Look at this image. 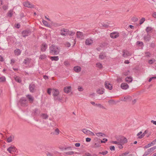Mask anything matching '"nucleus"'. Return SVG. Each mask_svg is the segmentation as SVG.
Masks as SVG:
<instances>
[{"label": "nucleus", "instance_id": "nucleus-1", "mask_svg": "<svg viewBox=\"0 0 156 156\" xmlns=\"http://www.w3.org/2000/svg\"><path fill=\"white\" fill-rule=\"evenodd\" d=\"M50 52L53 55H56L59 53V49L56 46L53 44L49 47Z\"/></svg>", "mask_w": 156, "mask_h": 156}, {"label": "nucleus", "instance_id": "nucleus-2", "mask_svg": "<svg viewBox=\"0 0 156 156\" xmlns=\"http://www.w3.org/2000/svg\"><path fill=\"white\" fill-rule=\"evenodd\" d=\"M18 153L16 147L13 145H10V156H16Z\"/></svg>", "mask_w": 156, "mask_h": 156}, {"label": "nucleus", "instance_id": "nucleus-3", "mask_svg": "<svg viewBox=\"0 0 156 156\" xmlns=\"http://www.w3.org/2000/svg\"><path fill=\"white\" fill-rule=\"evenodd\" d=\"M19 103L22 106L26 107L28 105V101L24 97H22L20 98Z\"/></svg>", "mask_w": 156, "mask_h": 156}, {"label": "nucleus", "instance_id": "nucleus-4", "mask_svg": "<svg viewBox=\"0 0 156 156\" xmlns=\"http://www.w3.org/2000/svg\"><path fill=\"white\" fill-rule=\"evenodd\" d=\"M37 88L35 84L33 82L29 85V89L31 93H33L35 92L37 90Z\"/></svg>", "mask_w": 156, "mask_h": 156}, {"label": "nucleus", "instance_id": "nucleus-5", "mask_svg": "<svg viewBox=\"0 0 156 156\" xmlns=\"http://www.w3.org/2000/svg\"><path fill=\"white\" fill-rule=\"evenodd\" d=\"M144 40L145 42H147L150 41L151 36L150 34H145L144 36Z\"/></svg>", "mask_w": 156, "mask_h": 156}, {"label": "nucleus", "instance_id": "nucleus-6", "mask_svg": "<svg viewBox=\"0 0 156 156\" xmlns=\"http://www.w3.org/2000/svg\"><path fill=\"white\" fill-rule=\"evenodd\" d=\"M117 141H119V144H124L127 142V139L124 137L122 136L117 139Z\"/></svg>", "mask_w": 156, "mask_h": 156}, {"label": "nucleus", "instance_id": "nucleus-7", "mask_svg": "<svg viewBox=\"0 0 156 156\" xmlns=\"http://www.w3.org/2000/svg\"><path fill=\"white\" fill-rule=\"evenodd\" d=\"M69 30L65 28L62 29L60 30V34L62 36H66L68 35Z\"/></svg>", "mask_w": 156, "mask_h": 156}, {"label": "nucleus", "instance_id": "nucleus-8", "mask_svg": "<svg viewBox=\"0 0 156 156\" xmlns=\"http://www.w3.org/2000/svg\"><path fill=\"white\" fill-rule=\"evenodd\" d=\"M23 5L26 7L32 8L34 7V5L29 2H25L23 3Z\"/></svg>", "mask_w": 156, "mask_h": 156}, {"label": "nucleus", "instance_id": "nucleus-9", "mask_svg": "<svg viewBox=\"0 0 156 156\" xmlns=\"http://www.w3.org/2000/svg\"><path fill=\"white\" fill-rule=\"evenodd\" d=\"M26 97L30 103H33L34 100V98L31 95L28 94L26 95Z\"/></svg>", "mask_w": 156, "mask_h": 156}, {"label": "nucleus", "instance_id": "nucleus-10", "mask_svg": "<svg viewBox=\"0 0 156 156\" xmlns=\"http://www.w3.org/2000/svg\"><path fill=\"white\" fill-rule=\"evenodd\" d=\"M123 53L122 56L124 57H126L128 56H131L132 55L131 53H130L129 51L127 50H124L122 51Z\"/></svg>", "mask_w": 156, "mask_h": 156}, {"label": "nucleus", "instance_id": "nucleus-11", "mask_svg": "<svg viewBox=\"0 0 156 156\" xmlns=\"http://www.w3.org/2000/svg\"><path fill=\"white\" fill-rule=\"evenodd\" d=\"M30 33L29 30H25L22 31V36L24 37L29 35Z\"/></svg>", "mask_w": 156, "mask_h": 156}, {"label": "nucleus", "instance_id": "nucleus-12", "mask_svg": "<svg viewBox=\"0 0 156 156\" xmlns=\"http://www.w3.org/2000/svg\"><path fill=\"white\" fill-rule=\"evenodd\" d=\"M110 37L112 38H116L119 36V33L116 32H114L110 34Z\"/></svg>", "mask_w": 156, "mask_h": 156}, {"label": "nucleus", "instance_id": "nucleus-13", "mask_svg": "<svg viewBox=\"0 0 156 156\" xmlns=\"http://www.w3.org/2000/svg\"><path fill=\"white\" fill-rule=\"evenodd\" d=\"M105 87L109 90H111L112 89V86L108 82H105Z\"/></svg>", "mask_w": 156, "mask_h": 156}, {"label": "nucleus", "instance_id": "nucleus-14", "mask_svg": "<svg viewBox=\"0 0 156 156\" xmlns=\"http://www.w3.org/2000/svg\"><path fill=\"white\" fill-rule=\"evenodd\" d=\"M120 87L122 89L126 90L128 88L129 86L126 83H123L121 84Z\"/></svg>", "mask_w": 156, "mask_h": 156}, {"label": "nucleus", "instance_id": "nucleus-15", "mask_svg": "<svg viewBox=\"0 0 156 156\" xmlns=\"http://www.w3.org/2000/svg\"><path fill=\"white\" fill-rule=\"evenodd\" d=\"M93 43V40L90 38H87L85 41V43L86 45H90Z\"/></svg>", "mask_w": 156, "mask_h": 156}, {"label": "nucleus", "instance_id": "nucleus-16", "mask_svg": "<svg viewBox=\"0 0 156 156\" xmlns=\"http://www.w3.org/2000/svg\"><path fill=\"white\" fill-rule=\"evenodd\" d=\"M47 45L45 43H43L41 46V50L42 51H44L47 48Z\"/></svg>", "mask_w": 156, "mask_h": 156}, {"label": "nucleus", "instance_id": "nucleus-17", "mask_svg": "<svg viewBox=\"0 0 156 156\" xmlns=\"http://www.w3.org/2000/svg\"><path fill=\"white\" fill-rule=\"evenodd\" d=\"M71 87L69 86L64 88V92L66 93H69L70 91Z\"/></svg>", "mask_w": 156, "mask_h": 156}, {"label": "nucleus", "instance_id": "nucleus-18", "mask_svg": "<svg viewBox=\"0 0 156 156\" xmlns=\"http://www.w3.org/2000/svg\"><path fill=\"white\" fill-rule=\"evenodd\" d=\"M52 93H53V96H57L59 94L58 90L56 89H53V90Z\"/></svg>", "mask_w": 156, "mask_h": 156}, {"label": "nucleus", "instance_id": "nucleus-19", "mask_svg": "<svg viewBox=\"0 0 156 156\" xmlns=\"http://www.w3.org/2000/svg\"><path fill=\"white\" fill-rule=\"evenodd\" d=\"M33 113L34 115L36 116H38L40 114V111L37 108H35L34 110Z\"/></svg>", "mask_w": 156, "mask_h": 156}, {"label": "nucleus", "instance_id": "nucleus-20", "mask_svg": "<svg viewBox=\"0 0 156 156\" xmlns=\"http://www.w3.org/2000/svg\"><path fill=\"white\" fill-rule=\"evenodd\" d=\"M81 68L79 66H75L73 68V70L76 72L78 73L80 71Z\"/></svg>", "mask_w": 156, "mask_h": 156}, {"label": "nucleus", "instance_id": "nucleus-21", "mask_svg": "<svg viewBox=\"0 0 156 156\" xmlns=\"http://www.w3.org/2000/svg\"><path fill=\"white\" fill-rule=\"evenodd\" d=\"M77 37L82 38L83 36V33L80 31H77L76 33Z\"/></svg>", "mask_w": 156, "mask_h": 156}, {"label": "nucleus", "instance_id": "nucleus-22", "mask_svg": "<svg viewBox=\"0 0 156 156\" xmlns=\"http://www.w3.org/2000/svg\"><path fill=\"white\" fill-rule=\"evenodd\" d=\"M104 92V89L99 88L97 90V92L99 94H103Z\"/></svg>", "mask_w": 156, "mask_h": 156}, {"label": "nucleus", "instance_id": "nucleus-23", "mask_svg": "<svg viewBox=\"0 0 156 156\" xmlns=\"http://www.w3.org/2000/svg\"><path fill=\"white\" fill-rule=\"evenodd\" d=\"M14 52L16 55H19L20 54L21 51L19 49H17L14 50Z\"/></svg>", "mask_w": 156, "mask_h": 156}, {"label": "nucleus", "instance_id": "nucleus-24", "mask_svg": "<svg viewBox=\"0 0 156 156\" xmlns=\"http://www.w3.org/2000/svg\"><path fill=\"white\" fill-rule=\"evenodd\" d=\"M152 30V28L149 27H147L146 30H145L147 33V34H150V31H151Z\"/></svg>", "mask_w": 156, "mask_h": 156}, {"label": "nucleus", "instance_id": "nucleus-25", "mask_svg": "<svg viewBox=\"0 0 156 156\" xmlns=\"http://www.w3.org/2000/svg\"><path fill=\"white\" fill-rule=\"evenodd\" d=\"M125 80L128 83H130L132 81V78L131 77H127L125 78Z\"/></svg>", "mask_w": 156, "mask_h": 156}, {"label": "nucleus", "instance_id": "nucleus-26", "mask_svg": "<svg viewBox=\"0 0 156 156\" xmlns=\"http://www.w3.org/2000/svg\"><path fill=\"white\" fill-rule=\"evenodd\" d=\"M82 131L85 134L87 135H89V132L90 131L87 130L86 129H83L82 130Z\"/></svg>", "mask_w": 156, "mask_h": 156}, {"label": "nucleus", "instance_id": "nucleus-27", "mask_svg": "<svg viewBox=\"0 0 156 156\" xmlns=\"http://www.w3.org/2000/svg\"><path fill=\"white\" fill-rule=\"evenodd\" d=\"M50 59L52 61L54 60L55 61H57L58 60L59 58L58 57V56H52L51 57Z\"/></svg>", "mask_w": 156, "mask_h": 156}, {"label": "nucleus", "instance_id": "nucleus-28", "mask_svg": "<svg viewBox=\"0 0 156 156\" xmlns=\"http://www.w3.org/2000/svg\"><path fill=\"white\" fill-rule=\"evenodd\" d=\"M41 116L43 119H47L48 117V115L47 114L45 113L41 114Z\"/></svg>", "mask_w": 156, "mask_h": 156}, {"label": "nucleus", "instance_id": "nucleus-29", "mask_svg": "<svg viewBox=\"0 0 156 156\" xmlns=\"http://www.w3.org/2000/svg\"><path fill=\"white\" fill-rule=\"evenodd\" d=\"M95 134L98 137L105 136V134L101 133H96Z\"/></svg>", "mask_w": 156, "mask_h": 156}, {"label": "nucleus", "instance_id": "nucleus-30", "mask_svg": "<svg viewBox=\"0 0 156 156\" xmlns=\"http://www.w3.org/2000/svg\"><path fill=\"white\" fill-rule=\"evenodd\" d=\"M154 144V143H153V142H152L148 144L147 145L145 146L144 147V148H147L153 145Z\"/></svg>", "mask_w": 156, "mask_h": 156}, {"label": "nucleus", "instance_id": "nucleus-31", "mask_svg": "<svg viewBox=\"0 0 156 156\" xmlns=\"http://www.w3.org/2000/svg\"><path fill=\"white\" fill-rule=\"evenodd\" d=\"M83 156H97V155L96 154H93L92 155H91L90 153L87 152Z\"/></svg>", "mask_w": 156, "mask_h": 156}, {"label": "nucleus", "instance_id": "nucleus-32", "mask_svg": "<svg viewBox=\"0 0 156 156\" xmlns=\"http://www.w3.org/2000/svg\"><path fill=\"white\" fill-rule=\"evenodd\" d=\"M106 57V55L105 54H103L101 53L99 55V58L101 59H103L105 58Z\"/></svg>", "mask_w": 156, "mask_h": 156}, {"label": "nucleus", "instance_id": "nucleus-33", "mask_svg": "<svg viewBox=\"0 0 156 156\" xmlns=\"http://www.w3.org/2000/svg\"><path fill=\"white\" fill-rule=\"evenodd\" d=\"M14 79L16 81L19 83H20L21 82V80L20 78L17 76L15 77Z\"/></svg>", "mask_w": 156, "mask_h": 156}, {"label": "nucleus", "instance_id": "nucleus-34", "mask_svg": "<svg viewBox=\"0 0 156 156\" xmlns=\"http://www.w3.org/2000/svg\"><path fill=\"white\" fill-rule=\"evenodd\" d=\"M75 34V32H73L72 31H69H69L68 33V34L70 35V36H72L74 35Z\"/></svg>", "mask_w": 156, "mask_h": 156}, {"label": "nucleus", "instance_id": "nucleus-35", "mask_svg": "<svg viewBox=\"0 0 156 156\" xmlns=\"http://www.w3.org/2000/svg\"><path fill=\"white\" fill-rule=\"evenodd\" d=\"M136 43V44L137 45H138L139 46H141L144 45V43L142 41H137Z\"/></svg>", "mask_w": 156, "mask_h": 156}, {"label": "nucleus", "instance_id": "nucleus-36", "mask_svg": "<svg viewBox=\"0 0 156 156\" xmlns=\"http://www.w3.org/2000/svg\"><path fill=\"white\" fill-rule=\"evenodd\" d=\"M5 80V78L4 76L0 77V82H3Z\"/></svg>", "mask_w": 156, "mask_h": 156}, {"label": "nucleus", "instance_id": "nucleus-37", "mask_svg": "<svg viewBox=\"0 0 156 156\" xmlns=\"http://www.w3.org/2000/svg\"><path fill=\"white\" fill-rule=\"evenodd\" d=\"M97 66L99 69H101L102 68L103 66L101 63L100 62H98L96 64Z\"/></svg>", "mask_w": 156, "mask_h": 156}, {"label": "nucleus", "instance_id": "nucleus-38", "mask_svg": "<svg viewBox=\"0 0 156 156\" xmlns=\"http://www.w3.org/2000/svg\"><path fill=\"white\" fill-rule=\"evenodd\" d=\"M145 20V19L144 18H142L140 20V23L139 24L140 25L143 24L144 21Z\"/></svg>", "mask_w": 156, "mask_h": 156}, {"label": "nucleus", "instance_id": "nucleus-39", "mask_svg": "<svg viewBox=\"0 0 156 156\" xmlns=\"http://www.w3.org/2000/svg\"><path fill=\"white\" fill-rule=\"evenodd\" d=\"M30 62V60L29 58H27L26 59H25L23 61V63L25 64H26L27 63H29Z\"/></svg>", "mask_w": 156, "mask_h": 156}, {"label": "nucleus", "instance_id": "nucleus-40", "mask_svg": "<svg viewBox=\"0 0 156 156\" xmlns=\"http://www.w3.org/2000/svg\"><path fill=\"white\" fill-rule=\"evenodd\" d=\"M74 152H73V151H69V152H66L64 153V154H68V155H73L74 154Z\"/></svg>", "mask_w": 156, "mask_h": 156}, {"label": "nucleus", "instance_id": "nucleus-41", "mask_svg": "<svg viewBox=\"0 0 156 156\" xmlns=\"http://www.w3.org/2000/svg\"><path fill=\"white\" fill-rule=\"evenodd\" d=\"M42 22L46 26L48 27L49 26L48 23V22L46 21L43 20L42 21Z\"/></svg>", "mask_w": 156, "mask_h": 156}, {"label": "nucleus", "instance_id": "nucleus-42", "mask_svg": "<svg viewBox=\"0 0 156 156\" xmlns=\"http://www.w3.org/2000/svg\"><path fill=\"white\" fill-rule=\"evenodd\" d=\"M108 153V151H102V152H99V154H102L103 155H105L106 154Z\"/></svg>", "mask_w": 156, "mask_h": 156}, {"label": "nucleus", "instance_id": "nucleus-43", "mask_svg": "<svg viewBox=\"0 0 156 156\" xmlns=\"http://www.w3.org/2000/svg\"><path fill=\"white\" fill-rule=\"evenodd\" d=\"M132 20L134 22H136L138 20V19L136 17H133L132 18Z\"/></svg>", "mask_w": 156, "mask_h": 156}, {"label": "nucleus", "instance_id": "nucleus-44", "mask_svg": "<svg viewBox=\"0 0 156 156\" xmlns=\"http://www.w3.org/2000/svg\"><path fill=\"white\" fill-rule=\"evenodd\" d=\"M130 73V71L129 70H127L126 71L123 73V74L125 76H127L129 75Z\"/></svg>", "mask_w": 156, "mask_h": 156}, {"label": "nucleus", "instance_id": "nucleus-45", "mask_svg": "<svg viewBox=\"0 0 156 156\" xmlns=\"http://www.w3.org/2000/svg\"><path fill=\"white\" fill-rule=\"evenodd\" d=\"M54 99L55 100H58L59 101H61V99L58 96H55L54 97Z\"/></svg>", "mask_w": 156, "mask_h": 156}, {"label": "nucleus", "instance_id": "nucleus-46", "mask_svg": "<svg viewBox=\"0 0 156 156\" xmlns=\"http://www.w3.org/2000/svg\"><path fill=\"white\" fill-rule=\"evenodd\" d=\"M150 154L149 151L148 150L145 151L143 156H146Z\"/></svg>", "mask_w": 156, "mask_h": 156}, {"label": "nucleus", "instance_id": "nucleus-47", "mask_svg": "<svg viewBox=\"0 0 156 156\" xmlns=\"http://www.w3.org/2000/svg\"><path fill=\"white\" fill-rule=\"evenodd\" d=\"M145 134L144 133H143L140 136H139L138 138L140 139H142L145 136Z\"/></svg>", "mask_w": 156, "mask_h": 156}, {"label": "nucleus", "instance_id": "nucleus-48", "mask_svg": "<svg viewBox=\"0 0 156 156\" xmlns=\"http://www.w3.org/2000/svg\"><path fill=\"white\" fill-rule=\"evenodd\" d=\"M55 132L56 135H58L59 133V130L58 128H56L55 129Z\"/></svg>", "mask_w": 156, "mask_h": 156}, {"label": "nucleus", "instance_id": "nucleus-49", "mask_svg": "<svg viewBox=\"0 0 156 156\" xmlns=\"http://www.w3.org/2000/svg\"><path fill=\"white\" fill-rule=\"evenodd\" d=\"M14 136L13 135H10V142L14 140Z\"/></svg>", "mask_w": 156, "mask_h": 156}, {"label": "nucleus", "instance_id": "nucleus-50", "mask_svg": "<svg viewBox=\"0 0 156 156\" xmlns=\"http://www.w3.org/2000/svg\"><path fill=\"white\" fill-rule=\"evenodd\" d=\"M46 58V55H40V58L41 59H43Z\"/></svg>", "mask_w": 156, "mask_h": 156}, {"label": "nucleus", "instance_id": "nucleus-51", "mask_svg": "<svg viewBox=\"0 0 156 156\" xmlns=\"http://www.w3.org/2000/svg\"><path fill=\"white\" fill-rule=\"evenodd\" d=\"M103 140H103H101V143H105L108 141V139L106 138H104Z\"/></svg>", "mask_w": 156, "mask_h": 156}, {"label": "nucleus", "instance_id": "nucleus-52", "mask_svg": "<svg viewBox=\"0 0 156 156\" xmlns=\"http://www.w3.org/2000/svg\"><path fill=\"white\" fill-rule=\"evenodd\" d=\"M100 145L98 143H95L94 146V148H97L100 147Z\"/></svg>", "mask_w": 156, "mask_h": 156}, {"label": "nucleus", "instance_id": "nucleus-53", "mask_svg": "<svg viewBox=\"0 0 156 156\" xmlns=\"http://www.w3.org/2000/svg\"><path fill=\"white\" fill-rule=\"evenodd\" d=\"M129 153V152H126L123 153L122 154H121L119 156H124L126 155Z\"/></svg>", "mask_w": 156, "mask_h": 156}, {"label": "nucleus", "instance_id": "nucleus-54", "mask_svg": "<svg viewBox=\"0 0 156 156\" xmlns=\"http://www.w3.org/2000/svg\"><path fill=\"white\" fill-rule=\"evenodd\" d=\"M51 89L50 88H49L47 90V93L49 95H51Z\"/></svg>", "mask_w": 156, "mask_h": 156}, {"label": "nucleus", "instance_id": "nucleus-55", "mask_svg": "<svg viewBox=\"0 0 156 156\" xmlns=\"http://www.w3.org/2000/svg\"><path fill=\"white\" fill-rule=\"evenodd\" d=\"M117 81L118 82L120 83L122 82V79L121 78L117 77Z\"/></svg>", "mask_w": 156, "mask_h": 156}, {"label": "nucleus", "instance_id": "nucleus-56", "mask_svg": "<svg viewBox=\"0 0 156 156\" xmlns=\"http://www.w3.org/2000/svg\"><path fill=\"white\" fill-rule=\"evenodd\" d=\"M110 149L111 151H114L115 150V147L113 146H112L110 147Z\"/></svg>", "mask_w": 156, "mask_h": 156}, {"label": "nucleus", "instance_id": "nucleus-57", "mask_svg": "<svg viewBox=\"0 0 156 156\" xmlns=\"http://www.w3.org/2000/svg\"><path fill=\"white\" fill-rule=\"evenodd\" d=\"M65 45L66 47L69 48L71 44L67 42V43H66V44H65Z\"/></svg>", "mask_w": 156, "mask_h": 156}, {"label": "nucleus", "instance_id": "nucleus-58", "mask_svg": "<svg viewBox=\"0 0 156 156\" xmlns=\"http://www.w3.org/2000/svg\"><path fill=\"white\" fill-rule=\"evenodd\" d=\"M47 156H54L52 154L48 152L46 154Z\"/></svg>", "mask_w": 156, "mask_h": 156}, {"label": "nucleus", "instance_id": "nucleus-59", "mask_svg": "<svg viewBox=\"0 0 156 156\" xmlns=\"http://www.w3.org/2000/svg\"><path fill=\"white\" fill-rule=\"evenodd\" d=\"M78 90L79 91H82L83 90V89L82 87L79 86L78 88Z\"/></svg>", "mask_w": 156, "mask_h": 156}, {"label": "nucleus", "instance_id": "nucleus-60", "mask_svg": "<svg viewBox=\"0 0 156 156\" xmlns=\"http://www.w3.org/2000/svg\"><path fill=\"white\" fill-rule=\"evenodd\" d=\"M118 147L120 148V149H122L123 148V146L122 145L121 143L119 144H118Z\"/></svg>", "mask_w": 156, "mask_h": 156}, {"label": "nucleus", "instance_id": "nucleus-61", "mask_svg": "<svg viewBox=\"0 0 156 156\" xmlns=\"http://www.w3.org/2000/svg\"><path fill=\"white\" fill-rule=\"evenodd\" d=\"M15 27L17 28H19L20 27V23H17V24L15 25Z\"/></svg>", "mask_w": 156, "mask_h": 156}, {"label": "nucleus", "instance_id": "nucleus-62", "mask_svg": "<svg viewBox=\"0 0 156 156\" xmlns=\"http://www.w3.org/2000/svg\"><path fill=\"white\" fill-rule=\"evenodd\" d=\"M65 150H66L67 149H69L70 150H72V147L70 146H69L66 147H65V148L64 149Z\"/></svg>", "mask_w": 156, "mask_h": 156}, {"label": "nucleus", "instance_id": "nucleus-63", "mask_svg": "<svg viewBox=\"0 0 156 156\" xmlns=\"http://www.w3.org/2000/svg\"><path fill=\"white\" fill-rule=\"evenodd\" d=\"M91 138H90L87 137L86 139V141L87 142H90L91 141Z\"/></svg>", "mask_w": 156, "mask_h": 156}, {"label": "nucleus", "instance_id": "nucleus-64", "mask_svg": "<svg viewBox=\"0 0 156 156\" xmlns=\"http://www.w3.org/2000/svg\"><path fill=\"white\" fill-rule=\"evenodd\" d=\"M75 145L76 147H79L80 146V143H76Z\"/></svg>", "mask_w": 156, "mask_h": 156}]
</instances>
